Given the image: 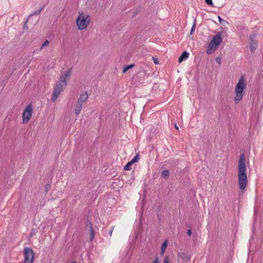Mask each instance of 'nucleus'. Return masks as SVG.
<instances>
[{
	"label": "nucleus",
	"instance_id": "nucleus-12",
	"mask_svg": "<svg viewBox=\"0 0 263 263\" xmlns=\"http://www.w3.org/2000/svg\"><path fill=\"white\" fill-rule=\"evenodd\" d=\"M167 241L165 240L161 247V253L163 254L167 247Z\"/></svg>",
	"mask_w": 263,
	"mask_h": 263
},
{
	"label": "nucleus",
	"instance_id": "nucleus-7",
	"mask_svg": "<svg viewBox=\"0 0 263 263\" xmlns=\"http://www.w3.org/2000/svg\"><path fill=\"white\" fill-rule=\"evenodd\" d=\"M24 263H32L34 258V253L31 248L25 247L24 249Z\"/></svg>",
	"mask_w": 263,
	"mask_h": 263
},
{
	"label": "nucleus",
	"instance_id": "nucleus-31",
	"mask_svg": "<svg viewBox=\"0 0 263 263\" xmlns=\"http://www.w3.org/2000/svg\"><path fill=\"white\" fill-rule=\"evenodd\" d=\"M153 263H159V259L157 257L155 259V260L153 261Z\"/></svg>",
	"mask_w": 263,
	"mask_h": 263
},
{
	"label": "nucleus",
	"instance_id": "nucleus-14",
	"mask_svg": "<svg viewBox=\"0 0 263 263\" xmlns=\"http://www.w3.org/2000/svg\"><path fill=\"white\" fill-rule=\"evenodd\" d=\"M42 9H43V8H41V9H39L34 10L31 14H30L29 15V17H31V16L35 15H39L41 13Z\"/></svg>",
	"mask_w": 263,
	"mask_h": 263
},
{
	"label": "nucleus",
	"instance_id": "nucleus-5",
	"mask_svg": "<svg viewBox=\"0 0 263 263\" xmlns=\"http://www.w3.org/2000/svg\"><path fill=\"white\" fill-rule=\"evenodd\" d=\"M88 99V95L87 92L81 94L78 99L74 108V114L79 116L81 112L82 107L85 104Z\"/></svg>",
	"mask_w": 263,
	"mask_h": 263
},
{
	"label": "nucleus",
	"instance_id": "nucleus-27",
	"mask_svg": "<svg viewBox=\"0 0 263 263\" xmlns=\"http://www.w3.org/2000/svg\"><path fill=\"white\" fill-rule=\"evenodd\" d=\"M28 21V18L26 20V21H25L24 24L23 25V28L24 29H28V27L27 26V23Z\"/></svg>",
	"mask_w": 263,
	"mask_h": 263
},
{
	"label": "nucleus",
	"instance_id": "nucleus-4",
	"mask_svg": "<svg viewBox=\"0 0 263 263\" xmlns=\"http://www.w3.org/2000/svg\"><path fill=\"white\" fill-rule=\"evenodd\" d=\"M221 35V33L218 32L213 36V39L209 43L206 50L208 54L213 53L217 49L222 41Z\"/></svg>",
	"mask_w": 263,
	"mask_h": 263
},
{
	"label": "nucleus",
	"instance_id": "nucleus-13",
	"mask_svg": "<svg viewBox=\"0 0 263 263\" xmlns=\"http://www.w3.org/2000/svg\"><path fill=\"white\" fill-rule=\"evenodd\" d=\"M89 232H90V241H91L93 239L94 237H95V231H94L92 227H91L89 229Z\"/></svg>",
	"mask_w": 263,
	"mask_h": 263
},
{
	"label": "nucleus",
	"instance_id": "nucleus-19",
	"mask_svg": "<svg viewBox=\"0 0 263 263\" xmlns=\"http://www.w3.org/2000/svg\"><path fill=\"white\" fill-rule=\"evenodd\" d=\"M195 28H196V21L195 20L194 21V23L191 28V32H190V34L192 35L193 34V33H194V32L195 31Z\"/></svg>",
	"mask_w": 263,
	"mask_h": 263
},
{
	"label": "nucleus",
	"instance_id": "nucleus-24",
	"mask_svg": "<svg viewBox=\"0 0 263 263\" xmlns=\"http://www.w3.org/2000/svg\"><path fill=\"white\" fill-rule=\"evenodd\" d=\"M163 263H170L168 256H165L163 260Z\"/></svg>",
	"mask_w": 263,
	"mask_h": 263
},
{
	"label": "nucleus",
	"instance_id": "nucleus-11",
	"mask_svg": "<svg viewBox=\"0 0 263 263\" xmlns=\"http://www.w3.org/2000/svg\"><path fill=\"white\" fill-rule=\"evenodd\" d=\"M170 175V172L166 170L163 171L161 173V177L162 178H165L168 177Z\"/></svg>",
	"mask_w": 263,
	"mask_h": 263
},
{
	"label": "nucleus",
	"instance_id": "nucleus-34",
	"mask_svg": "<svg viewBox=\"0 0 263 263\" xmlns=\"http://www.w3.org/2000/svg\"><path fill=\"white\" fill-rule=\"evenodd\" d=\"M70 263H77L75 261H71Z\"/></svg>",
	"mask_w": 263,
	"mask_h": 263
},
{
	"label": "nucleus",
	"instance_id": "nucleus-25",
	"mask_svg": "<svg viewBox=\"0 0 263 263\" xmlns=\"http://www.w3.org/2000/svg\"><path fill=\"white\" fill-rule=\"evenodd\" d=\"M114 229V226L112 227L108 232L109 235L110 237H111L112 235V233L113 232Z\"/></svg>",
	"mask_w": 263,
	"mask_h": 263
},
{
	"label": "nucleus",
	"instance_id": "nucleus-15",
	"mask_svg": "<svg viewBox=\"0 0 263 263\" xmlns=\"http://www.w3.org/2000/svg\"><path fill=\"white\" fill-rule=\"evenodd\" d=\"M133 164L130 161L128 162L124 166V170L126 171H130L132 169L131 166Z\"/></svg>",
	"mask_w": 263,
	"mask_h": 263
},
{
	"label": "nucleus",
	"instance_id": "nucleus-22",
	"mask_svg": "<svg viewBox=\"0 0 263 263\" xmlns=\"http://www.w3.org/2000/svg\"><path fill=\"white\" fill-rule=\"evenodd\" d=\"M206 4L210 5V6H213V3L212 2V0H204Z\"/></svg>",
	"mask_w": 263,
	"mask_h": 263
},
{
	"label": "nucleus",
	"instance_id": "nucleus-3",
	"mask_svg": "<svg viewBox=\"0 0 263 263\" xmlns=\"http://www.w3.org/2000/svg\"><path fill=\"white\" fill-rule=\"evenodd\" d=\"M246 86V83H245L244 78L243 77H241L235 88L236 96L234 99V102L235 104L238 103L242 99Z\"/></svg>",
	"mask_w": 263,
	"mask_h": 263
},
{
	"label": "nucleus",
	"instance_id": "nucleus-28",
	"mask_svg": "<svg viewBox=\"0 0 263 263\" xmlns=\"http://www.w3.org/2000/svg\"><path fill=\"white\" fill-rule=\"evenodd\" d=\"M218 18L220 23L223 24L222 22H226V21L223 20L220 16H218Z\"/></svg>",
	"mask_w": 263,
	"mask_h": 263
},
{
	"label": "nucleus",
	"instance_id": "nucleus-30",
	"mask_svg": "<svg viewBox=\"0 0 263 263\" xmlns=\"http://www.w3.org/2000/svg\"><path fill=\"white\" fill-rule=\"evenodd\" d=\"M216 62L218 63L219 64H220V62H221V59L220 58V57H217L216 58Z\"/></svg>",
	"mask_w": 263,
	"mask_h": 263
},
{
	"label": "nucleus",
	"instance_id": "nucleus-1",
	"mask_svg": "<svg viewBox=\"0 0 263 263\" xmlns=\"http://www.w3.org/2000/svg\"><path fill=\"white\" fill-rule=\"evenodd\" d=\"M238 182L240 190L243 192L248 184L246 159L243 153L240 154L238 162Z\"/></svg>",
	"mask_w": 263,
	"mask_h": 263
},
{
	"label": "nucleus",
	"instance_id": "nucleus-9",
	"mask_svg": "<svg viewBox=\"0 0 263 263\" xmlns=\"http://www.w3.org/2000/svg\"><path fill=\"white\" fill-rule=\"evenodd\" d=\"M32 107L31 104H28L23 113V123H27L32 116Z\"/></svg>",
	"mask_w": 263,
	"mask_h": 263
},
{
	"label": "nucleus",
	"instance_id": "nucleus-23",
	"mask_svg": "<svg viewBox=\"0 0 263 263\" xmlns=\"http://www.w3.org/2000/svg\"><path fill=\"white\" fill-rule=\"evenodd\" d=\"M50 188V185L49 184H46L45 186L46 193H47Z\"/></svg>",
	"mask_w": 263,
	"mask_h": 263
},
{
	"label": "nucleus",
	"instance_id": "nucleus-17",
	"mask_svg": "<svg viewBox=\"0 0 263 263\" xmlns=\"http://www.w3.org/2000/svg\"><path fill=\"white\" fill-rule=\"evenodd\" d=\"M178 255L183 259H185L186 258H187V255L186 253L184 252H179L178 253Z\"/></svg>",
	"mask_w": 263,
	"mask_h": 263
},
{
	"label": "nucleus",
	"instance_id": "nucleus-29",
	"mask_svg": "<svg viewBox=\"0 0 263 263\" xmlns=\"http://www.w3.org/2000/svg\"><path fill=\"white\" fill-rule=\"evenodd\" d=\"M154 62L155 64H158L159 63V61L158 59L155 58V59H154Z\"/></svg>",
	"mask_w": 263,
	"mask_h": 263
},
{
	"label": "nucleus",
	"instance_id": "nucleus-21",
	"mask_svg": "<svg viewBox=\"0 0 263 263\" xmlns=\"http://www.w3.org/2000/svg\"><path fill=\"white\" fill-rule=\"evenodd\" d=\"M36 234V230L35 229H32L31 230V232H30V235L31 237H32L33 236H34Z\"/></svg>",
	"mask_w": 263,
	"mask_h": 263
},
{
	"label": "nucleus",
	"instance_id": "nucleus-16",
	"mask_svg": "<svg viewBox=\"0 0 263 263\" xmlns=\"http://www.w3.org/2000/svg\"><path fill=\"white\" fill-rule=\"evenodd\" d=\"M139 160V154H137L130 161L132 164H134L135 162H137Z\"/></svg>",
	"mask_w": 263,
	"mask_h": 263
},
{
	"label": "nucleus",
	"instance_id": "nucleus-20",
	"mask_svg": "<svg viewBox=\"0 0 263 263\" xmlns=\"http://www.w3.org/2000/svg\"><path fill=\"white\" fill-rule=\"evenodd\" d=\"M49 45V41L48 40H46L44 43L42 44V45L40 47V50L43 49L44 47L47 46Z\"/></svg>",
	"mask_w": 263,
	"mask_h": 263
},
{
	"label": "nucleus",
	"instance_id": "nucleus-8",
	"mask_svg": "<svg viewBox=\"0 0 263 263\" xmlns=\"http://www.w3.org/2000/svg\"><path fill=\"white\" fill-rule=\"evenodd\" d=\"M257 33L253 32L249 36V48L251 52L254 53L257 47Z\"/></svg>",
	"mask_w": 263,
	"mask_h": 263
},
{
	"label": "nucleus",
	"instance_id": "nucleus-18",
	"mask_svg": "<svg viewBox=\"0 0 263 263\" xmlns=\"http://www.w3.org/2000/svg\"><path fill=\"white\" fill-rule=\"evenodd\" d=\"M134 65H135L134 64H131V65L126 66V67L123 70V72L125 73L127 70H128L130 68H132V67H133L134 66Z\"/></svg>",
	"mask_w": 263,
	"mask_h": 263
},
{
	"label": "nucleus",
	"instance_id": "nucleus-33",
	"mask_svg": "<svg viewBox=\"0 0 263 263\" xmlns=\"http://www.w3.org/2000/svg\"><path fill=\"white\" fill-rule=\"evenodd\" d=\"M175 128H176V129H178V126L177 125V124H175Z\"/></svg>",
	"mask_w": 263,
	"mask_h": 263
},
{
	"label": "nucleus",
	"instance_id": "nucleus-6",
	"mask_svg": "<svg viewBox=\"0 0 263 263\" xmlns=\"http://www.w3.org/2000/svg\"><path fill=\"white\" fill-rule=\"evenodd\" d=\"M90 22L89 16H85L83 14H80L77 20V25L80 30H83L87 28Z\"/></svg>",
	"mask_w": 263,
	"mask_h": 263
},
{
	"label": "nucleus",
	"instance_id": "nucleus-2",
	"mask_svg": "<svg viewBox=\"0 0 263 263\" xmlns=\"http://www.w3.org/2000/svg\"><path fill=\"white\" fill-rule=\"evenodd\" d=\"M72 73V68L65 71L64 73L62 74L60 79L58 81L57 85L54 89L53 94L51 97L52 100L54 102L58 98L60 93L64 90L67 85L69 78Z\"/></svg>",
	"mask_w": 263,
	"mask_h": 263
},
{
	"label": "nucleus",
	"instance_id": "nucleus-26",
	"mask_svg": "<svg viewBox=\"0 0 263 263\" xmlns=\"http://www.w3.org/2000/svg\"><path fill=\"white\" fill-rule=\"evenodd\" d=\"M86 226L89 227V229L92 227L91 223L90 221H88L86 222Z\"/></svg>",
	"mask_w": 263,
	"mask_h": 263
},
{
	"label": "nucleus",
	"instance_id": "nucleus-10",
	"mask_svg": "<svg viewBox=\"0 0 263 263\" xmlns=\"http://www.w3.org/2000/svg\"><path fill=\"white\" fill-rule=\"evenodd\" d=\"M189 56V53L186 51L183 52L181 55L180 56L178 59L179 63H181L182 61L186 60Z\"/></svg>",
	"mask_w": 263,
	"mask_h": 263
},
{
	"label": "nucleus",
	"instance_id": "nucleus-32",
	"mask_svg": "<svg viewBox=\"0 0 263 263\" xmlns=\"http://www.w3.org/2000/svg\"><path fill=\"white\" fill-rule=\"evenodd\" d=\"M187 233L188 235L191 236L192 235V231H191V230H188L187 232Z\"/></svg>",
	"mask_w": 263,
	"mask_h": 263
}]
</instances>
